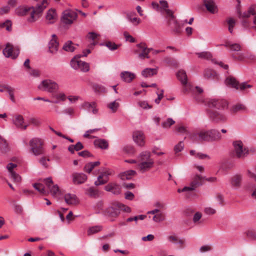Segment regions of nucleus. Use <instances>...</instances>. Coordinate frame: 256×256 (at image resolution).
I'll list each match as a JSON object with an SVG mask.
<instances>
[{
    "instance_id": "obj_1",
    "label": "nucleus",
    "mask_w": 256,
    "mask_h": 256,
    "mask_svg": "<svg viewBox=\"0 0 256 256\" xmlns=\"http://www.w3.org/2000/svg\"><path fill=\"white\" fill-rule=\"evenodd\" d=\"M207 105L210 108L206 110L210 120L214 123H224L227 120L226 116L222 112L212 108L220 110L228 106L226 100H224L211 99L208 101Z\"/></svg>"
},
{
    "instance_id": "obj_2",
    "label": "nucleus",
    "mask_w": 256,
    "mask_h": 256,
    "mask_svg": "<svg viewBox=\"0 0 256 256\" xmlns=\"http://www.w3.org/2000/svg\"><path fill=\"white\" fill-rule=\"evenodd\" d=\"M222 136L218 130L210 129L206 130H200L196 132H193L190 135V138L196 142H210L218 140L221 139Z\"/></svg>"
},
{
    "instance_id": "obj_3",
    "label": "nucleus",
    "mask_w": 256,
    "mask_h": 256,
    "mask_svg": "<svg viewBox=\"0 0 256 256\" xmlns=\"http://www.w3.org/2000/svg\"><path fill=\"white\" fill-rule=\"evenodd\" d=\"M121 210L130 212L131 210L128 206L120 202H116L114 203L112 206L108 208L106 210V212L109 216L116 217L120 214Z\"/></svg>"
},
{
    "instance_id": "obj_4",
    "label": "nucleus",
    "mask_w": 256,
    "mask_h": 256,
    "mask_svg": "<svg viewBox=\"0 0 256 256\" xmlns=\"http://www.w3.org/2000/svg\"><path fill=\"white\" fill-rule=\"evenodd\" d=\"M48 5V0H42L40 4H38L34 9L30 12V16L27 20L28 22L32 23L38 20L42 16V14Z\"/></svg>"
},
{
    "instance_id": "obj_5",
    "label": "nucleus",
    "mask_w": 256,
    "mask_h": 256,
    "mask_svg": "<svg viewBox=\"0 0 256 256\" xmlns=\"http://www.w3.org/2000/svg\"><path fill=\"white\" fill-rule=\"evenodd\" d=\"M30 151L36 156L42 155L45 154V150L43 146L44 142L38 138H33L29 142Z\"/></svg>"
},
{
    "instance_id": "obj_6",
    "label": "nucleus",
    "mask_w": 256,
    "mask_h": 256,
    "mask_svg": "<svg viewBox=\"0 0 256 256\" xmlns=\"http://www.w3.org/2000/svg\"><path fill=\"white\" fill-rule=\"evenodd\" d=\"M234 148V156L238 158H244L248 154V150L244 146L242 142L240 140H236L233 142Z\"/></svg>"
},
{
    "instance_id": "obj_7",
    "label": "nucleus",
    "mask_w": 256,
    "mask_h": 256,
    "mask_svg": "<svg viewBox=\"0 0 256 256\" xmlns=\"http://www.w3.org/2000/svg\"><path fill=\"white\" fill-rule=\"evenodd\" d=\"M226 84L227 86L244 92H246L247 88L252 87V86L248 84L247 82H243L240 84L234 78L231 76L226 78Z\"/></svg>"
},
{
    "instance_id": "obj_8",
    "label": "nucleus",
    "mask_w": 256,
    "mask_h": 256,
    "mask_svg": "<svg viewBox=\"0 0 256 256\" xmlns=\"http://www.w3.org/2000/svg\"><path fill=\"white\" fill-rule=\"evenodd\" d=\"M38 88L42 90L52 93L58 90L59 86L56 82L48 79L42 80Z\"/></svg>"
},
{
    "instance_id": "obj_9",
    "label": "nucleus",
    "mask_w": 256,
    "mask_h": 256,
    "mask_svg": "<svg viewBox=\"0 0 256 256\" xmlns=\"http://www.w3.org/2000/svg\"><path fill=\"white\" fill-rule=\"evenodd\" d=\"M20 53V48L18 46H14L10 43H8L6 47L3 50V54L6 58H11L12 59H16Z\"/></svg>"
},
{
    "instance_id": "obj_10",
    "label": "nucleus",
    "mask_w": 256,
    "mask_h": 256,
    "mask_svg": "<svg viewBox=\"0 0 256 256\" xmlns=\"http://www.w3.org/2000/svg\"><path fill=\"white\" fill-rule=\"evenodd\" d=\"M77 18V14L72 10H66L64 12L62 18V22L66 24H72Z\"/></svg>"
},
{
    "instance_id": "obj_11",
    "label": "nucleus",
    "mask_w": 256,
    "mask_h": 256,
    "mask_svg": "<svg viewBox=\"0 0 256 256\" xmlns=\"http://www.w3.org/2000/svg\"><path fill=\"white\" fill-rule=\"evenodd\" d=\"M46 185L50 190V193L52 196H55L59 191V188L57 184L52 185L53 181L50 177L44 180Z\"/></svg>"
},
{
    "instance_id": "obj_12",
    "label": "nucleus",
    "mask_w": 256,
    "mask_h": 256,
    "mask_svg": "<svg viewBox=\"0 0 256 256\" xmlns=\"http://www.w3.org/2000/svg\"><path fill=\"white\" fill-rule=\"evenodd\" d=\"M17 165L13 163H9L6 168L10 173V178L13 180L14 182H18L21 180L20 176L14 171V168H16Z\"/></svg>"
},
{
    "instance_id": "obj_13",
    "label": "nucleus",
    "mask_w": 256,
    "mask_h": 256,
    "mask_svg": "<svg viewBox=\"0 0 256 256\" xmlns=\"http://www.w3.org/2000/svg\"><path fill=\"white\" fill-rule=\"evenodd\" d=\"M166 14L170 16V20H172V22H170L169 26L174 32L178 33L180 32V26L178 24L174 14L173 12L171 10H167Z\"/></svg>"
},
{
    "instance_id": "obj_14",
    "label": "nucleus",
    "mask_w": 256,
    "mask_h": 256,
    "mask_svg": "<svg viewBox=\"0 0 256 256\" xmlns=\"http://www.w3.org/2000/svg\"><path fill=\"white\" fill-rule=\"evenodd\" d=\"M72 177V182L75 184H80L84 183L87 180V176L83 173L74 172Z\"/></svg>"
},
{
    "instance_id": "obj_15",
    "label": "nucleus",
    "mask_w": 256,
    "mask_h": 256,
    "mask_svg": "<svg viewBox=\"0 0 256 256\" xmlns=\"http://www.w3.org/2000/svg\"><path fill=\"white\" fill-rule=\"evenodd\" d=\"M133 138L138 146H144L145 136L142 132L136 131L134 132Z\"/></svg>"
},
{
    "instance_id": "obj_16",
    "label": "nucleus",
    "mask_w": 256,
    "mask_h": 256,
    "mask_svg": "<svg viewBox=\"0 0 256 256\" xmlns=\"http://www.w3.org/2000/svg\"><path fill=\"white\" fill-rule=\"evenodd\" d=\"M204 178L196 175L193 178L192 181L190 183V186H188L189 190H194L196 188L202 184V181L204 180Z\"/></svg>"
},
{
    "instance_id": "obj_17",
    "label": "nucleus",
    "mask_w": 256,
    "mask_h": 256,
    "mask_svg": "<svg viewBox=\"0 0 256 256\" xmlns=\"http://www.w3.org/2000/svg\"><path fill=\"white\" fill-rule=\"evenodd\" d=\"M52 36V39L48 43V48L51 53L54 54L58 51L59 44L57 41V37L55 34H53Z\"/></svg>"
},
{
    "instance_id": "obj_18",
    "label": "nucleus",
    "mask_w": 256,
    "mask_h": 256,
    "mask_svg": "<svg viewBox=\"0 0 256 256\" xmlns=\"http://www.w3.org/2000/svg\"><path fill=\"white\" fill-rule=\"evenodd\" d=\"M14 124L16 126L19 128H22L24 130L26 129L28 125H24V120L22 116L20 114L16 115L12 120Z\"/></svg>"
},
{
    "instance_id": "obj_19",
    "label": "nucleus",
    "mask_w": 256,
    "mask_h": 256,
    "mask_svg": "<svg viewBox=\"0 0 256 256\" xmlns=\"http://www.w3.org/2000/svg\"><path fill=\"white\" fill-rule=\"evenodd\" d=\"M137 46L142 49V52L140 53L138 55V58L143 60L145 58H149L148 54L152 48H148L146 47L145 44H137Z\"/></svg>"
},
{
    "instance_id": "obj_20",
    "label": "nucleus",
    "mask_w": 256,
    "mask_h": 256,
    "mask_svg": "<svg viewBox=\"0 0 256 256\" xmlns=\"http://www.w3.org/2000/svg\"><path fill=\"white\" fill-rule=\"evenodd\" d=\"M82 108L88 112L92 111L94 114H96L98 109L96 108V104L95 102H84L81 106Z\"/></svg>"
},
{
    "instance_id": "obj_21",
    "label": "nucleus",
    "mask_w": 256,
    "mask_h": 256,
    "mask_svg": "<svg viewBox=\"0 0 256 256\" xmlns=\"http://www.w3.org/2000/svg\"><path fill=\"white\" fill-rule=\"evenodd\" d=\"M104 190L110 192L113 194L118 195L120 193L121 188L119 185L116 183H110L105 186Z\"/></svg>"
},
{
    "instance_id": "obj_22",
    "label": "nucleus",
    "mask_w": 256,
    "mask_h": 256,
    "mask_svg": "<svg viewBox=\"0 0 256 256\" xmlns=\"http://www.w3.org/2000/svg\"><path fill=\"white\" fill-rule=\"evenodd\" d=\"M34 9V6H19L17 8L16 10V13L17 15L20 16H24L28 14L29 13L30 14V12Z\"/></svg>"
},
{
    "instance_id": "obj_23",
    "label": "nucleus",
    "mask_w": 256,
    "mask_h": 256,
    "mask_svg": "<svg viewBox=\"0 0 256 256\" xmlns=\"http://www.w3.org/2000/svg\"><path fill=\"white\" fill-rule=\"evenodd\" d=\"M111 173L109 171H106L102 173L98 178L97 180L94 182L96 186H100L104 184L108 181V176L110 175Z\"/></svg>"
},
{
    "instance_id": "obj_24",
    "label": "nucleus",
    "mask_w": 256,
    "mask_h": 256,
    "mask_svg": "<svg viewBox=\"0 0 256 256\" xmlns=\"http://www.w3.org/2000/svg\"><path fill=\"white\" fill-rule=\"evenodd\" d=\"M154 164V160H149L148 162H140L138 164V167L140 168V170L142 172V173H144L148 170L152 168L153 167Z\"/></svg>"
},
{
    "instance_id": "obj_25",
    "label": "nucleus",
    "mask_w": 256,
    "mask_h": 256,
    "mask_svg": "<svg viewBox=\"0 0 256 256\" xmlns=\"http://www.w3.org/2000/svg\"><path fill=\"white\" fill-rule=\"evenodd\" d=\"M122 80L126 82H130L136 77L134 74L128 71L122 72L120 73Z\"/></svg>"
},
{
    "instance_id": "obj_26",
    "label": "nucleus",
    "mask_w": 256,
    "mask_h": 256,
    "mask_svg": "<svg viewBox=\"0 0 256 256\" xmlns=\"http://www.w3.org/2000/svg\"><path fill=\"white\" fill-rule=\"evenodd\" d=\"M207 10L212 14L217 12V7L214 0H202Z\"/></svg>"
},
{
    "instance_id": "obj_27",
    "label": "nucleus",
    "mask_w": 256,
    "mask_h": 256,
    "mask_svg": "<svg viewBox=\"0 0 256 256\" xmlns=\"http://www.w3.org/2000/svg\"><path fill=\"white\" fill-rule=\"evenodd\" d=\"M66 202L69 205H75L78 204V200L74 194H66L64 196Z\"/></svg>"
},
{
    "instance_id": "obj_28",
    "label": "nucleus",
    "mask_w": 256,
    "mask_h": 256,
    "mask_svg": "<svg viewBox=\"0 0 256 256\" xmlns=\"http://www.w3.org/2000/svg\"><path fill=\"white\" fill-rule=\"evenodd\" d=\"M57 19V14L56 12L54 9L48 10L46 15V20L50 24H54Z\"/></svg>"
},
{
    "instance_id": "obj_29",
    "label": "nucleus",
    "mask_w": 256,
    "mask_h": 256,
    "mask_svg": "<svg viewBox=\"0 0 256 256\" xmlns=\"http://www.w3.org/2000/svg\"><path fill=\"white\" fill-rule=\"evenodd\" d=\"M82 57L80 54L76 56L70 61V66L74 70H79L83 61L80 60L79 58Z\"/></svg>"
},
{
    "instance_id": "obj_30",
    "label": "nucleus",
    "mask_w": 256,
    "mask_h": 256,
    "mask_svg": "<svg viewBox=\"0 0 256 256\" xmlns=\"http://www.w3.org/2000/svg\"><path fill=\"white\" fill-rule=\"evenodd\" d=\"M176 76L178 80L180 82L181 84L186 86L187 84L188 78L186 72L184 70H180L176 74Z\"/></svg>"
},
{
    "instance_id": "obj_31",
    "label": "nucleus",
    "mask_w": 256,
    "mask_h": 256,
    "mask_svg": "<svg viewBox=\"0 0 256 256\" xmlns=\"http://www.w3.org/2000/svg\"><path fill=\"white\" fill-rule=\"evenodd\" d=\"M242 180V176L240 174H236L230 180V184L232 186L238 188L240 186Z\"/></svg>"
},
{
    "instance_id": "obj_32",
    "label": "nucleus",
    "mask_w": 256,
    "mask_h": 256,
    "mask_svg": "<svg viewBox=\"0 0 256 256\" xmlns=\"http://www.w3.org/2000/svg\"><path fill=\"white\" fill-rule=\"evenodd\" d=\"M103 230V226L102 225H96L90 226L87 230V234L90 236L93 234L98 233Z\"/></svg>"
},
{
    "instance_id": "obj_33",
    "label": "nucleus",
    "mask_w": 256,
    "mask_h": 256,
    "mask_svg": "<svg viewBox=\"0 0 256 256\" xmlns=\"http://www.w3.org/2000/svg\"><path fill=\"white\" fill-rule=\"evenodd\" d=\"M96 146L102 149H106L108 146V143L107 140L104 139H97L94 142Z\"/></svg>"
},
{
    "instance_id": "obj_34",
    "label": "nucleus",
    "mask_w": 256,
    "mask_h": 256,
    "mask_svg": "<svg viewBox=\"0 0 256 256\" xmlns=\"http://www.w3.org/2000/svg\"><path fill=\"white\" fill-rule=\"evenodd\" d=\"M136 16V13L134 12H130L126 14L127 19L135 26L138 25L140 22V20L139 18H137Z\"/></svg>"
},
{
    "instance_id": "obj_35",
    "label": "nucleus",
    "mask_w": 256,
    "mask_h": 256,
    "mask_svg": "<svg viewBox=\"0 0 256 256\" xmlns=\"http://www.w3.org/2000/svg\"><path fill=\"white\" fill-rule=\"evenodd\" d=\"M157 74V69L146 68L142 72V75L144 78L151 77Z\"/></svg>"
},
{
    "instance_id": "obj_36",
    "label": "nucleus",
    "mask_w": 256,
    "mask_h": 256,
    "mask_svg": "<svg viewBox=\"0 0 256 256\" xmlns=\"http://www.w3.org/2000/svg\"><path fill=\"white\" fill-rule=\"evenodd\" d=\"M84 148L82 144L78 142L75 145L71 144L68 147V150L71 154H74V151H79Z\"/></svg>"
},
{
    "instance_id": "obj_37",
    "label": "nucleus",
    "mask_w": 256,
    "mask_h": 256,
    "mask_svg": "<svg viewBox=\"0 0 256 256\" xmlns=\"http://www.w3.org/2000/svg\"><path fill=\"white\" fill-rule=\"evenodd\" d=\"M204 76L208 80H214L216 78V73L210 69H206L204 72Z\"/></svg>"
},
{
    "instance_id": "obj_38",
    "label": "nucleus",
    "mask_w": 256,
    "mask_h": 256,
    "mask_svg": "<svg viewBox=\"0 0 256 256\" xmlns=\"http://www.w3.org/2000/svg\"><path fill=\"white\" fill-rule=\"evenodd\" d=\"M100 164V162L98 161L95 162H90L86 164L84 167V170L90 174L92 170Z\"/></svg>"
},
{
    "instance_id": "obj_39",
    "label": "nucleus",
    "mask_w": 256,
    "mask_h": 256,
    "mask_svg": "<svg viewBox=\"0 0 256 256\" xmlns=\"http://www.w3.org/2000/svg\"><path fill=\"white\" fill-rule=\"evenodd\" d=\"M150 152L146 151L141 152L138 156L139 161L140 162H148L149 160H153L150 158Z\"/></svg>"
},
{
    "instance_id": "obj_40",
    "label": "nucleus",
    "mask_w": 256,
    "mask_h": 256,
    "mask_svg": "<svg viewBox=\"0 0 256 256\" xmlns=\"http://www.w3.org/2000/svg\"><path fill=\"white\" fill-rule=\"evenodd\" d=\"M9 150L6 140L0 136V151L2 153H6Z\"/></svg>"
},
{
    "instance_id": "obj_41",
    "label": "nucleus",
    "mask_w": 256,
    "mask_h": 256,
    "mask_svg": "<svg viewBox=\"0 0 256 256\" xmlns=\"http://www.w3.org/2000/svg\"><path fill=\"white\" fill-rule=\"evenodd\" d=\"M224 46L231 51L238 52L240 50V46L238 44H232L230 42H226Z\"/></svg>"
},
{
    "instance_id": "obj_42",
    "label": "nucleus",
    "mask_w": 256,
    "mask_h": 256,
    "mask_svg": "<svg viewBox=\"0 0 256 256\" xmlns=\"http://www.w3.org/2000/svg\"><path fill=\"white\" fill-rule=\"evenodd\" d=\"M136 174V171L133 170H129L122 173L120 176L122 180H130L131 179L132 177L134 176Z\"/></svg>"
},
{
    "instance_id": "obj_43",
    "label": "nucleus",
    "mask_w": 256,
    "mask_h": 256,
    "mask_svg": "<svg viewBox=\"0 0 256 256\" xmlns=\"http://www.w3.org/2000/svg\"><path fill=\"white\" fill-rule=\"evenodd\" d=\"M86 194L94 198H96L98 196V191L93 187L88 188L86 190Z\"/></svg>"
},
{
    "instance_id": "obj_44",
    "label": "nucleus",
    "mask_w": 256,
    "mask_h": 256,
    "mask_svg": "<svg viewBox=\"0 0 256 256\" xmlns=\"http://www.w3.org/2000/svg\"><path fill=\"white\" fill-rule=\"evenodd\" d=\"M246 109L245 106L242 104H236L232 106L230 108V112L232 113H236L239 112L244 110Z\"/></svg>"
},
{
    "instance_id": "obj_45",
    "label": "nucleus",
    "mask_w": 256,
    "mask_h": 256,
    "mask_svg": "<svg viewBox=\"0 0 256 256\" xmlns=\"http://www.w3.org/2000/svg\"><path fill=\"white\" fill-rule=\"evenodd\" d=\"M165 214L162 212H159L158 214H155L152 218V220L156 222H163L165 220Z\"/></svg>"
},
{
    "instance_id": "obj_46",
    "label": "nucleus",
    "mask_w": 256,
    "mask_h": 256,
    "mask_svg": "<svg viewBox=\"0 0 256 256\" xmlns=\"http://www.w3.org/2000/svg\"><path fill=\"white\" fill-rule=\"evenodd\" d=\"M63 49L70 52H72L74 50V47L73 46V44L72 41H68L66 42L63 46Z\"/></svg>"
},
{
    "instance_id": "obj_47",
    "label": "nucleus",
    "mask_w": 256,
    "mask_h": 256,
    "mask_svg": "<svg viewBox=\"0 0 256 256\" xmlns=\"http://www.w3.org/2000/svg\"><path fill=\"white\" fill-rule=\"evenodd\" d=\"M33 186L40 193L44 194H46V191L45 190L44 186L42 184L40 183L34 184H33Z\"/></svg>"
},
{
    "instance_id": "obj_48",
    "label": "nucleus",
    "mask_w": 256,
    "mask_h": 256,
    "mask_svg": "<svg viewBox=\"0 0 256 256\" xmlns=\"http://www.w3.org/2000/svg\"><path fill=\"white\" fill-rule=\"evenodd\" d=\"M227 23L228 26V30L230 33L232 34L233 28L236 24V20L232 18H230L227 20Z\"/></svg>"
},
{
    "instance_id": "obj_49",
    "label": "nucleus",
    "mask_w": 256,
    "mask_h": 256,
    "mask_svg": "<svg viewBox=\"0 0 256 256\" xmlns=\"http://www.w3.org/2000/svg\"><path fill=\"white\" fill-rule=\"evenodd\" d=\"M176 130L177 132L180 134H186L190 135L192 133H190V132L187 130L186 128L183 126H178L176 127Z\"/></svg>"
},
{
    "instance_id": "obj_50",
    "label": "nucleus",
    "mask_w": 256,
    "mask_h": 256,
    "mask_svg": "<svg viewBox=\"0 0 256 256\" xmlns=\"http://www.w3.org/2000/svg\"><path fill=\"white\" fill-rule=\"evenodd\" d=\"M196 54L200 58L209 59L212 57L210 53L208 52H196Z\"/></svg>"
},
{
    "instance_id": "obj_51",
    "label": "nucleus",
    "mask_w": 256,
    "mask_h": 256,
    "mask_svg": "<svg viewBox=\"0 0 256 256\" xmlns=\"http://www.w3.org/2000/svg\"><path fill=\"white\" fill-rule=\"evenodd\" d=\"M160 10L161 12H165L166 14V10H170L168 8V4L166 1V0H160Z\"/></svg>"
},
{
    "instance_id": "obj_52",
    "label": "nucleus",
    "mask_w": 256,
    "mask_h": 256,
    "mask_svg": "<svg viewBox=\"0 0 256 256\" xmlns=\"http://www.w3.org/2000/svg\"><path fill=\"white\" fill-rule=\"evenodd\" d=\"M118 106L119 104L116 102V101L110 102L108 104V108H109L114 112L117 110Z\"/></svg>"
},
{
    "instance_id": "obj_53",
    "label": "nucleus",
    "mask_w": 256,
    "mask_h": 256,
    "mask_svg": "<svg viewBox=\"0 0 256 256\" xmlns=\"http://www.w3.org/2000/svg\"><path fill=\"white\" fill-rule=\"evenodd\" d=\"M175 122L171 118H168L165 122L162 124V126L164 128H168L172 125L174 124Z\"/></svg>"
},
{
    "instance_id": "obj_54",
    "label": "nucleus",
    "mask_w": 256,
    "mask_h": 256,
    "mask_svg": "<svg viewBox=\"0 0 256 256\" xmlns=\"http://www.w3.org/2000/svg\"><path fill=\"white\" fill-rule=\"evenodd\" d=\"M246 236L249 239L256 240V231L254 230H248L246 232Z\"/></svg>"
},
{
    "instance_id": "obj_55",
    "label": "nucleus",
    "mask_w": 256,
    "mask_h": 256,
    "mask_svg": "<svg viewBox=\"0 0 256 256\" xmlns=\"http://www.w3.org/2000/svg\"><path fill=\"white\" fill-rule=\"evenodd\" d=\"M6 88L7 92H8V93L9 94L10 100L12 102H15V98H14V89L13 88L10 87V86H8V87H6Z\"/></svg>"
},
{
    "instance_id": "obj_56",
    "label": "nucleus",
    "mask_w": 256,
    "mask_h": 256,
    "mask_svg": "<svg viewBox=\"0 0 256 256\" xmlns=\"http://www.w3.org/2000/svg\"><path fill=\"white\" fill-rule=\"evenodd\" d=\"M107 48H109L110 50H116L118 46L115 43L111 42H106L104 44Z\"/></svg>"
},
{
    "instance_id": "obj_57",
    "label": "nucleus",
    "mask_w": 256,
    "mask_h": 256,
    "mask_svg": "<svg viewBox=\"0 0 256 256\" xmlns=\"http://www.w3.org/2000/svg\"><path fill=\"white\" fill-rule=\"evenodd\" d=\"M52 97L53 98L58 99L60 101H64L66 99V95L62 92L53 94Z\"/></svg>"
},
{
    "instance_id": "obj_58",
    "label": "nucleus",
    "mask_w": 256,
    "mask_h": 256,
    "mask_svg": "<svg viewBox=\"0 0 256 256\" xmlns=\"http://www.w3.org/2000/svg\"><path fill=\"white\" fill-rule=\"evenodd\" d=\"M184 147V144L182 141L180 142L174 148V150L176 153L181 152Z\"/></svg>"
},
{
    "instance_id": "obj_59",
    "label": "nucleus",
    "mask_w": 256,
    "mask_h": 256,
    "mask_svg": "<svg viewBox=\"0 0 256 256\" xmlns=\"http://www.w3.org/2000/svg\"><path fill=\"white\" fill-rule=\"evenodd\" d=\"M0 27H5L8 31H10L12 30V24L10 23V21L7 20L6 22L0 24Z\"/></svg>"
},
{
    "instance_id": "obj_60",
    "label": "nucleus",
    "mask_w": 256,
    "mask_h": 256,
    "mask_svg": "<svg viewBox=\"0 0 256 256\" xmlns=\"http://www.w3.org/2000/svg\"><path fill=\"white\" fill-rule=\"evenodd\" d=\"M80 68V70L82 72H88L90 70V66L89 64L85 62H84L82 64Z\"/></svg>"
},
{
    "instance_id": "obj_61",
    "label": "nucleus",
    "mask_w": 256,
    "mask_h": 256,
    "mask_svg": "<svg viewBox=\"0 0 256 256\" xmlns=\"http://www.w3.org/2000/svg\"><path fill=\"white\" fill-rule=\"evenodd\" d=\"M14 212L17 214H20L23 212L22 206L18 204H14Z\"/></svg>"
},
{
    "instance_id": "obj_62",
    "label": "nucleus",
    "mask_w": 256,
    "mask_h": 256,
    "mask_svg": "<svg viewBox=\"0 0 256 256\" xmlns=\"http://www.w3.org/2000/svg\"><path fill=\"white\" fill-rule=\"evenodd\" d=\"M50 159L45 156H43L39 160V162L45 168H47L48 167V164H47V162H49Z\"/></svg>"
},
{
    "instance_id": "obj_63",
    "label": "nucleus",
    "mask_w": 256,
    "mask_h": 256,
    "mask_svg": "<svg viewBox=\"0 0 256 256\" xmlns=\"http://www.w3.org/2000/svg\"><path fill=\"white\" fill-rule=\"evenodd\" d=\"M124 36L126 41H128L130 42H136L135 39L130 36L127 32H124Z\"/></svg>"
},
{
    "instance_id": "obj_64",
    "label": "nucleus",
    "mask_w": 256,
    "mask_h": 256,
    "mask_svg": "<svg viewBox=\"0 0 256 256\" xmlns=\"http://www.w3.org/2000/svg\"><path fill=\"white\" fill-rule=\"evenodd\" d=\"M138 106L144 109L151 108L152 106L146 101H140L138 102Z\"/></svg>"
}]
</instances>
